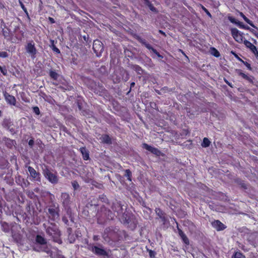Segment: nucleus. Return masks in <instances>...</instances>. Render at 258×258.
<instances>
[{"mask_svg":"<svg viewBox=\"0 0 258 258\" xmlns=\"http://www.w3.org/2000/svg\"><path fill=\"white\" fill-rule=\"evenodd\" d=\"M91 251L98 256H101L103 257H108L109 256L108 253L105 249L97 246H92L91 247Z\"/></svg>","mask_w":258,"mask_h":258,"instance_id":"nucleus-10","label":"nucleus"},{"mask_svg":"<svg viewBox=\"0 0 258 258\" xmlns=\"http://www.w3.org/2000/svg\"><path fill=\"white\" fill-rule=\"evenodd\" d=\"M72 184L75 190H76L79 187V185L77 181L72 182Z\"/></svg>","mask_w":258,"mask_h":258,"instance_id":"nucleus-38","label":"nucleus"},{"mask_svg":"<svg viewBox=\"0 0 258 258\" xmlns=\"http://www.w3.org/2000/svg\"><path fill=\"white\" fill-rule=\"evenodd\" d=\"M35 243L41 245H46L47 240L43 236L37 234L35 237Z\"/></svg>","mask_w":258,"mask_h":258,"instance_id":"nucleus-22","label":"nucleus"},{"mask_svg":"<svg viewBox=\"0 0 258 258\" xmlns=\"http://www.w3.org/2000/svg\"><path fill=\"white\" fill-rule=\"evenodd\" d=\"M53 50L57 53H60V50L55 46H53Z\"/></svg>","mask_w":258,"mask_h":258,"instance_id":"nucleus-54","label":"nucleus"},{"mask_svg":"<svg viewBox=\"0 0 258 258\" xmlns=\"http://www.w3.org/2000/svg\"><path fill=\"white\" fill-rule=\"evenodd\" d=\"M8 53L6 51H0V57L6 58L8 57Z\"/></svg>","mask_w":258,"mask_h":258,"instance_id":"nucleus-42","label":"nucleus"},{"mask_svg":"<svg viewBox=\"0 0 258 258\" xmlns=\"http://www.w3.org/2000/svg\"><path fill=\"white\" fill-rule=\"evenodd\" d=\"M143 2L144 4L147 6L152 12H157L156 8L153 6V5L150 2L149 0H143Z\"/></svg>","mask_w":258,"mask_h":258,"instance_id":"nucleus-26","label":"nucleus"},{"mask_svg":"<svg viewBox=\"0 0 258 258\" xmlns=\"http://www.w3.org/2000/svg\"><path fill=\"white\" fill-rule=\"evenodd\" d=\"M132 69L135 70L138 74L142 75L144 72V70L142 68L137 64L133 65L132 66Z\"/></svg>","mask_w":258,"mask_h":258,"instance_id":"nucleus-27","label":"nucleus"},{"mask_svg":"<svg viewBox=\"0 0 258 258\" xmlns=\"http://www.w3.org/2000/svg\"><path fill=\"white\" fill-rule=\"evenodd\" d=\"M243 44L247 48L250 50V51L255 55L256 58H258V50L255 46H254L252 43L247 40H244Z\"/></svg>","mask_w":258,"mask_h":258,"instance_id":"nucleus-16","label":"nucleus"},{"mask_svg":"<svg viewBox=\"0 0 258 258\" xmlns=\"http://www.w3.org/2000/svg\"><path fill=\"white\" fill-rule=\"evenodd\" d=\"M93 49L96 56L98 57L100 56L104 50L103 43L98 39L94 40L93 44Z\"/></svg>","mask_w":258,"mask_h":258,"instance_id":"nucleus-7","label":"nucleus"},{"mask_svg":"<svg viewBox=\"0 0 258 258\" xmlns=\"http://www.w3.org/2000/svg\"><path fill=\"white\" fill-rule=\"evenodd\" d=\"M156 92L159 94V95H162L163 92L162 91H161V90H156Z\"/></svg>","mask_w":258,"mask_h":258,"instance_id":"nucleus-57","label":"nucleus"},{"mask_svg":"<svg viewBox=\"0 0 258 258\" xmlns=\"http://www.w3.org/2000/svg\"><path fill=\"white\" fill-rule=\"evenodd\" d=\"M33 250H35V251H37V252H40V251H42V250H40V249H37L35 248H34Z\"/></svg>","mask_w":258,"mask_h":258,"instance_id":"nucleus-62","label":"nucleus"},{"mask_svg":"<svg viewBox=\"0 0 258 258\" xmlns=\"http://www.w3.org/2000/svg\"><path fill=\"white\" fill-rule=\"evenodd\" d=\"M149 255L151 257L153 258L155 256V252L153 250H150L149 251Z\"/></svg>","mask_w":258,"mask_h":258,"instance_id":"nucleus-47","label":"nucleus"},{"mask_svg":"<svg viewBox=\"0 0 258 258\" xmlns=\"http://www.w3.org/2000/svg\"><path fill=\"white\" fill-rule=\"evenodd\" d=\"M0 70H1V73L4 75H7V69L5 68H3V67L0 66Z\"/></svg>","mask_w":258,"mask_h":258,"instance_id":"nucleus-43","label":"nucleus"},{"mask_svg":"<svg viewBox=\"0 0 258 258\" xmlns=\"http://www.w3.org/2000/svg\"><path fill=\"white\" fill-rule=\"evenodd\" d=\"M3 34L5 38H7L9 36V32L7 31V30H3Z\"/></svg>","mask_w":258,"mask_h":258,"instance_id":"nucleus-49","label":"nucleus"},{"mask_svg":"<svg viewBox=\"0 0 258 258\" xmlns=\"http://www.w3.org/2000/svg\"><path fill=\"white\" fill-rule=\"evenodd\" d=\"M125 174L124 176L127 177V179L131 181H132V174L130 169H126L125 170Z\"/></svg>","mask_w":258,"mask_h":258,"instance_id":"nucleus-33","label":"nucleus"},{"mask_svg":"<svg viewBox=\"0 0 258 258\" xmlns=\"http://www.w3.org/2000/svg\"><path fill=\"white\" fill-rule=\"evenodd\" d=\"M13 125V122L11 121L10 118H5L2 122V126L4 128L8 130H10V131H11L10 127Z\"/></svg>","mask_w":258,"mask_h":258,"instance_id":"nucleus-20","label":"nucleus"},{"mask_svg":"<svg viewBox=\"0 0 258 258\" xmlns=\"http://www.w3.org/2000/svg\"><path fill=\"white\" fill-rule=\"evenodd\" d=\"M89 82L90 83V84L89 85V87L91 88V89H93L94 86L95 85V82L92 80H89Z\"/></svg>","mask_w":258,"mask_h":258,"instance_id":"nucleus-45","label":"nucleus"},{"mask_svg":"<svg viewBox=\"0 0 258 258\" xmlns=\"http://www.w3.org/2000/svg\"><path fill=\"white\" fill-rule=\"evenodd\" d=\"M211 54L216 57H219L220 56V53L219 51L215 47L211 48Z\"/></svg>","mask_w":258,"mask_h":258,"instance_id":"nucleus-31","label":"nucleus"},{"mask_svg":"<svg viewBox=\"0 0 258 258\" xmlns=\"http://www.w3.org/2000/svg\"><path fill=\"white\" fill-rule=\"evenodd\" d=\"M211 144V142L207 138H204L202 143V146L204 148H207L209 147Z\"/></svg>","mask_w":258,"mask_h":258,"instance_id":"nucleus-30","label":"nucleus"},{"mask_svg":"<svg viewBox=\"0 0 258 258\" xmlns=\"http://www.w3.org/2000/svg\"><path fill=\"white\" fill-rule=\"evenodd\" d=\"M23 11L24 12L25 14L27 15V16L29 18V13H28V12L27 11V9H26L25 10H23Z\"/></svg>","mask_w":258,"mask_h":258,"instance_id":"nucleus-56","label":"nucleus"},{"mask_svg":"<svg viewBox=\"0 0 258 258\" xmlns=\"http://www.w3.org/2000/svg\"><path fill=\"white\" fill-rule=\"evenodd\" d=\"M143 148L157 156H162V152L158 148L152 147L146 143L143 144Z\"/></svg>","mask_w":258,"mask_h":258,"instance_id":"nucleus-12","label":"nucleus"},{"mask_svg":"<svg viewBox=\"0 0 258 258\" xmlns=\"http://www.w3.org/2000/svg\"><path fill=\"white\" fill-rule=\"evenodd\" d=\"M122 214L123 223L125 224H129L131 221L130 216L125 213Z\"/></svg>","mask_w":258,"mask_h":258,"instance_id":"nucleus-29","label":"nucleus"},{"mask_svg":"<svg viewBox=\"0 0 258 258\" xmlns=\"http://www.w3.org/2000/svg\"><path fill=\"white\" fill-rule=\"evenodd\" d=\"M99 87H100V89L101 90V91L102 92L103 90H105V89L104 88L103 86L101 85V86H99Z\"/></svg>","mask_w":258,"mask_h":258,"instance_id":"nucleus-60","label":"nucleus"},{"mask_svg":"<svg viewBox=\"0 0 258 258\" xmlns=\"http://www.w3.org/2000/svg\"><path fill=\"white\" fill-rule=\"evenodd\" d=\"M33 112L37 115H39L40 113V111L39 108L37 106H34L33 107Z\"/></svg>","mask_w":258,"mask_h":258,"instance_id":"nucleus-37","label":"nucleus"},{"mask_svg":"<svg viewBox=\"0 0 258 258\" xmlns=\"http://www.w3.org/2000/svg\"><path fill=\"white\" fill-rule=\"evenodd\" d=\"M27 168L30 173L31 180L35 181L40 182L41 177L40 173L37 172L35 169L31 166H28Z\"/></svg>","mask_w":258,"mask_h":258,"instance_id":"nucleus-9","label":"nucleus"},{"mask_svg":"<svg viewBox=\"0 0 258 258\" xmlns=\"http://www.w3.org/2000/svg\"><path fill=\"white\" fill-rule=\"evenodd\" d=\"M211 225L217 231L224 230L227 228V226L219 220H214L211 222Z\"/></svg>","mask_w":258,"mask_h":258,"instance_id":"nucleus-14","label":"nucleus"},{"mask_svg":"<svg viewBox=\"0 0 258 258\" xmlns=\"http://www.w3.org/2000/svg\"><path fill=\"white\" fill-rule=\"evenodd\" d=\"M3 141L6 146L9 149H12L16 145V142L15 140L6 137L3 138Z\"/></svg>","mask_w":258,"mask_h":258,"instance_id":"nucleus-19","label":"nucleus"},{"mask_svg":"<svg viewBox=\"0 0 258 258\" xmlns=\"http://www.w3.org/2000/svg\"><path fill=\"white\" fill-rule=\"evenodd\" d=\"M28 145L30 148H32L34 145V141L33 139H30L28 142Z\"/></svg>","mask_w":258,"mask_h":258,"instance_id":"nucleus-48","label":"nucleus"},{"mask_svg":"<svg viewBox=\"0 0 258 258\" xmlns=\"http://www.w3.org/2000/svg\"><path fill=\"white\" fill-rule=\"evenodd\" d=\"M44 177L51 184H56L58 183L59 177L57 172L46 167L42 170Z\"/></svg>","mask_w":258,"mask_h":258,"instance_id":"nucleus-2","label":"nucleus"},{"mask_svg":"<svg viewBox=\"0 0 258 258\" xmlns=\"http://www.w3.org/2000/svg\"><path fill=\"white\" fill-rule=\"evenodd\" d=\"M82 157L84 160H88L89 159V152L85 147H81L79 149Z\"/></svg>","mask_w":258,"mask_h":258,"instance_id":"nucleus-23","label":"nucleus"},{"mask_svg":"<svg viewBox=\"0 0 258 258\" xmlns=\"http://www.w3.org/2000/svg\"><path fill=\"white\" fill-rule=\"evenodd\" d=\"M236 25H237L238 26H239V28L243 29V27L245 25H244L242 22L237 21Z\"/></svg>","mask_w":258,"mask_h":258,"instance_id":"nucleus-50","label":"nucleus"},{"mask_svg":"<svg viewBox=\"0 0 258 258\" xmlns=\"http://www.w3.org/2000/svg\"><path fill=\"white\" fill-rule=\"evenodd\" d=\"M46 232L48 235L52 236L54 242H57L58 243H61L62 242L61 239L59 238L60 235V231L55 225H53L52 227H48L46 229Z\"/></svg>","mask_w":258,"mask_h":258,"instance_id":"nucleus-4","label":"nucleus"},{"mask_svg":"<svg viewBox=\"0 0 258 258\" xmlns=\"http://www.w3.org/2000/svg\"><path fill=\"white\" fill-rule=\"evenodd\" d=\"M159 33L164 36H166L165 33L162 30H159Z\"/></svg>","mask_w":258,"mask_h":258,"instance_id":"nucleus-58","label":"nucleus"},{"mask_svg":"<svg viewBox=\"0 0 258 258\" xmlns=\"http://www.w3.org/2000/svg\"><path fill=\"white\" fill-rule=\"evenodd\" d=\"M237 73L239 76H241L243 79L247 80L251 84H253V79L254 77L252 76H247V75L243 73L241 70H238L237 71Z\"/></svg>","mask_w":258,"mask_h":258,"instance_id":"nucleus-21","label":"nucleus"},{"mask_svg":"<svg viewBox=\"0 0 258 258\" xmlns=\"http://www.w3.org/2000/svg\"><path fill=\"white\" fill-rule=\"evenodd\" d=\"M101 140L103 143L109 145L112 144L111 139L108 135H103L101 138Z\"/></svg>","mask_w":258,"mask_h":258,"instance_id":"nucleus-24","label":"nucleus"},{"mask_svg":"<svg viewBox=\"0 0 258 258\" xmlns=\"http://www.w3.org/2000/svg\"><path fill=\"white\" fill-rule=\"evenodd\" d=\"M255 29H251L250 30V32L252 33L255 36L256 35V34L258 32V28L255 26V27H254Z\"/></svg>","mask_w":258,"mask_h":258,"instance_id":"nucleus-40","label":"nucleus"},{"mask_svg":"<svg viewBox=\"0 0 258 258\" xmlns=\"http://www.w3.org/2000/svg\"><path fill=\"white\" fill-rule=\"evenodd\" d=\"M201 8L202 10L206 13V14L210 17V18L212 17V15L211 13L209 12V11L203 5H201Z\"/></svg>","mask_w":258,"mask_h":258,"instance_id":"nucleus-36","label":"nucleus"},{"mask_svg":"<svg viewBox=\"0 0 258 258\" xmlns=\"http://www.w3.org/2000/svg\"><path fill=\"white\" fill-rule=\"evenodd\" d=\"M2 230L5 232H8L10 231L9 224L6 222H3L2 224Z\"/></svg>","mask_w":258,"mask_h":258,"instance_id":"nucleus-32","label":"nucleus"},{"mask_svg":"<svg viewBox=\"0 0 258 258\" xmlns=\"http://www.w3.org/2000/svg\"><path fill=\"white\" fill-rule=\"evenodd\" d=\"M114 214L111 211L105 206H101L96 214L97 223L103 225L107 221L112 220L114 218Z\"/></svg>","mask_w":258,"mask_h":258,"instance_id":"nucleus-1","label":"nucleus"},{"mask_svg":"<svg viewBox=\"0 0 258 258\" xmlns=\"http://www.w3.org/2000/svg\"><path fill=\"white\" fill-rule=\"evenodd\" d=\"M48 74L50 78L53 81H57L59 76L55 70L51 69L49 70Z\"/></svg>","mask_w":258,"mask_h":258,"instance_id":"nucleus-25","label":"nucleus"},{"mask_svg":"<svg viewBox=\"0 0 258 258\" xmlns=\"http://www.w3.org/2000/svg\"><path fill=\"white\" fill-rule=\"evenodd\" d=\"M135 86V82H132L131 83V85H130V90L129 92L131 91L132 88L134 87Z\"/></svg>","mask_w":258,"mask_h":258,"instance_id":"nucleus-55","label":"nucleus"},{"mask_svg":"<svg viewBox=\"0 0 258 258\" xmlns=\"http://www.w3.org/2000/svg\"><path fill=\"white\" fill-rule=\"evenodd\" d=\"M3 95L7 104L16 106L17 101L15 96L10 94L6 91H3Z\"/></svg>","mask_w":258,"mask_h":258,"instance_id":"nucleus-11","label":"nucleus"},{"mask_svg":"<svg viewBox=\"0 0 258 258\" xmlns=\"http://www.w3.org/2000/svg\"><path fill=\"white\" fill-rule=\"evenodd\" d=\"M177 229L179 236L182 239V242L186 245H188L189 244V240L186 235L184 233L182 230L179 227L178 223L176 222Z\"/></svg>","mask_w":258,"mask_h":258,"instance_id":"nucleus-17","label":"nucleus"},{"mask_svg":"<svg viewBox=\"0 0 258 258\" xmlns=\"http://www.w3.org/2000/svg\"><path fill=\"white\" fill-rule=\"evenodd\" d=\"M241 62H242L246 67V68L250 71L251 70V66H250V64H249V63H248L246 61H244L242 60V61H241Z\"/></svg>","mask_w":258,"mask_h":258,"instance_id":"nucleus-41","label":"nucleus"},{"mask_svg":"<svg viewBox=\"0 0 258 258\" xmlns=\"http://www.w3.org/2000/svg\"><path fill=\"white\" fill-rule=\"evenodd\" d=\"M136 39L141 43L142 45H144L147 49L151 50L154 53H155L158 57L163 58V56L161 55L156 49L154 48L150 44L148 43L145 39L141 38L140 36H137Z\"/></svg>","mask_w":258,"mask_h":258,"instance_id":"nucleus-6","label":"nucleus"},{"mask_svg":"<svg viewBox=\"0 0 258 258\" xmlns=\"http://www.w3.org/2000/svg\"><path fill=\"white\" fill-rule=\"evenodd\" d=\"M243 27V29L249 30L250 32L252 29V28H250L249 26L245 25Z\"/></svg>","mask_w":258,"mask_h":258,"instance_id":"nucleus-53","label":"nucleus"},{"mask_svg":"<svg viewBox=\"0 0 258 258\" xmlns=\"http://www.w3.org/2000/svg\"><path fill=\"white\" fill-rule=\"evenodd\" d=\"M232 258H245V256L240 251H236L233 254Z\"/></svg>","mask_w":258,"mask_h":258,"instance_id":"nucleus-34","label":"nucleus"},{"mask_svg":"<svg viewBox=\"0 0 258 258\" xmlns=\"http://www.w3.org/2000/svg\"><path fill=\"white\" fill-rule=\"evenodd\" d=\"M240 16L243 19V20L248 23L250 26L252 27H255V25L253 23V22L250 21L249 19H248L242 12L239 13Z\"/></svg>","mask_w":258,"mask_h":258,"instance_id":"nucleus-28","label":"nucleus"},{"mask_svg":"<svg viewBox=\"0 0 258 258\" xmlns=\"http://www.w3.org/2000/svg\"><path fill=\"white\" fill-rule=\"evenodd\" d=\"M174 90V89L171 88H169L167 87H164L161 89V91H162L163 93H166V92H172Z\"/></svg>","mask_w":258,"mask_h":258,"instance_id":"nucleus-35","label":"nucleus"},{"mask_svg":"<svg viewBox=\"0 0 258 258\" xmlns=\"http://www.w3.org/2000/svg\"><path fill=\"white\" fill-rule=\"evenodd\" d=\"M60 202L67 214H71V206L73 202L71 201V197L70 194L66 192H62L60 196Z\"/></svg>","mask_w":258,"mask_h":258,"instance_id":"nucleus-3","label":"nucleus"},{"mask_svg":"<svg viewBox=\"0 0 258 258\" xmlns=\"http://www.w3.org/2000/svg\"><path fill=\"white\" fill-rule=\"evenodd\" d=\"M48 20H49V22H50L51 24H53V23H55V20H54V19L53 18H52V17H49L48 18Z\"/></svg>","mask_w":258,"mask_h":258,"instance_id":"nucleus-52","label":"nucleus"},{"mask_svg":"<svg viewBox=\"0 0 258 258\" xmlns=\"http://www.w3.org/2000/svg\"><path fill=\"white\" fill-rule=\"evenodd\" d=\"M241 186L244 188H246V185L244 183L241 184Z\"/></svg>","mask_w":258,"mask_h":258,"instance_id":"nucleus-61","label":"nucleus"},{"mask_svg":"<svg viewBox=\"0 0 258 258\" xmlns=\"http://www.w3.org/2000/svg\"><path fill=\"white\" fill-rule=\"evenodd\" d=\"M59 208L57 203H52L48 208V214L49 218L53 221H55L59 217Z\"/></svg>","mask_w":258,"mask_h":258,"instance_id":"nucleus-5","label":"nucleus"},{"mask_svg":"<svg viewBox=\"0 0 258 258\" xmlns=\"http://www.w3.org/2000/svg\"><path fill=\"white\" fill-rule=\"evenodd\" d=\"M231 35L234 39L238 43H243V33H241L237 29L232 28L231 29Z\"/></svg>","mask_w":258,"mask_h":258,"instance_id":"nucleus-8","label":"nucleus"},{"mask_svg":"<svg viewBox=\"0 0 258 258\" xmlns=\"http://www.w3.org/2000/svg\"><path fill=\"white\" fill-rule=\"evenodd\" d=\"M19 4L21 7V8L23 10H25L26 8L25 7L24 5L23 4V3L19 0Z\"/></svg>","mask_w":258,"mask_h":258,"instance_id":"nucleus-51","label":"nucleus"},{"mask_svg":"<svg viewBox=\"0 0 258 258\" xmlns=\"http://www.w3.org/2000/svg\"><path fill=\"white\" fill-rule=\"evenodd\" d=\"M228 19L230 21V22L235 24H236V23L237 22V21H236V20L234 18L231 16H229L228 17Z\"/></svg>","mask_w":258,"mask_h":258,"instance_id":"nucleus-39","label":"nucleus"},{"mask_svg":"<svg viewBox=\"0 0 258 258\" xmlns=\"http://www.w3.org/2000/svg\"><path fill=\"white\" fill-rule=\"evenodd\" d=\"M122 206L120 202L116 201L112 203L111 208L114 212L117 213L118 216H120L123 213Z\"/></svg>","mask_w":258,"mask_h":258,"instance_id":"nucleus-13","label":"nucleus"},{"mask_svg":"<svg viewBox=\"0 0 258 258\" xmlns=\"http://www.w3.org/2000/svg\"><path fill=\"white\" fill-rule=\"evenodd\" d=\"M62 221L66 225H69V220L67 217L63 216L62 218Z\"/></svg>","mask_w":258,"mask_h":258,"instance_id":"nucleus-44","label":"nucleus"},{"mask_svg":"<svg viewBox=\"0 0 258 258\" xmlns=\"http://www.w3.org/2000/svg\"><path fill=\"white\" fill-rule=\"evenodd\" d=\"M225 82H226V83H227L229 86H231H231L230 84L229 83H228V82L227 81H225Z\"/></svg>","mask_w":258,"mask_h":258,"instance_id":"nucleus-64","label":"nucleus"},{"mask_svg":"<svg viewBox=\"0 0 258 258\" xmlns=\"http://www.w3.org/2000/svg\"><path fill=\"white\" fill-rule=\"evenodd\" d=\"M231 53H232L235 56V57L238 60H239L240 61H242V59L241 58H240L238 56V55L233 51H231Z\"/></svg>","mask_w":258,"mask_h":258,"instance_id":"nucleus-46","label":"nucleus"},{"mask_svg":"<svg viewBox=\"0 0 258 258\" xmlns=\"http://www.w3.org/2000/svg\"><path fill=\"white\" fill-rule=\"evenodd\" d=\"M129 79V74L127 72H126V77L125 78V81H126Z\"/></svg>","mask_w":258,"mask_h":258,"instance_id":"nucleus-59","label":"nucleus"},{"mask_svg":"<svg viewBox=\"0 0 258 258\" xmlns=\"http://www.w3.org/2000/svg\"><path fill=\"white\" fill-rule=\"evenodd\" d=\"M155 213L161 219L163 224H165L167 221L166 214L160 208H156L155 210Z\"/></svg>","mask_w":258,"mask_h":258,"instance_id":"nucleus-18","label":"nucleus"},{"mask_svg":"<svg viewBox=\"0 0 258 258\" xmlns=\"http://www.w3.org/2000/svg\"><path fill=\"white\" fill-rule=\"evenodd\" d=\"M26 49L27 52L31 54L32 58L35 57L37 50L35 46L34 43L33 41L27 43V45L26 47Z\"/></svg>","mask_w":258,"mask_h":258,"instance_id":"nucleus-15","label":"nucleus"},{"mask_svg":"<svg viewBox=\"0 0 258 258\" xmlns=\"http://www.w3.org/2000/svg\"><path fill=\"white\" fill-rule=\"evenodd\" d=\"M252 41H253V43H254V44H256V40L253 39H252Z\"/></svg>","mask_w":258,"mask_h":258,"instance_id":"nucleus-63","label":"nucleus"}]
</instances>
